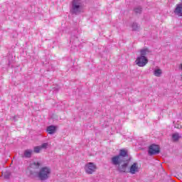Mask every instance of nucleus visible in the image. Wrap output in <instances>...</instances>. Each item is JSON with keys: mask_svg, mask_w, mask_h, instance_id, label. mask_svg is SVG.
<instances>
[{"mask_svg": "<svg viewBox=\"0 0 182 182\" xmlns=\"http://www.w3.org/2000/svg\"><path fill=\"white\" fill-rule=\"evenodd\" d=\"M111 163L113 166H117V171L118 173H126L128 171L127 166L130 163V158H129L127 151L120 149L119 154L111 159Z\"/></svg>", "mask_w": 182, "mask_h": 182, "instance_id": "f257e3e1", "label": "nucleus"}, {"mask_svg": "<svg viewBox=\"0 0 182 182\" xmlns=\"http://www.w3.org/2000/svg\"><path fill=\"white\" fill-rule=\"evenodd\" d=\"M70 12L72 15H79L83 12V1L82 0H72L70 6Z\"/></svg>", "mask_w": 182, "mask_h": 182, "instance_id": "f03ea898", "label": "nucleus"}, {"mask_svg": "<svg viewBox=\"0 0 182 182\" xmlns=\"http://www.w3.org/2000/svg\"><path fill=\"white\" fill-rule=\"evenodd\" d=\"M50 173H52L50 168L44 166L36 173L35 176L38 177L41 181H46V180L50 177Z\"/></svg>", "mask_w": 182, "mask_h": 182, "instance_id": "7ed1b4c3", "label": "nucleus"}, {"mask_svg": "<svg viewBox=\"0 0 182 182\" xmlns=\"http://www.w3.org/2000/svg\"><path fill=\"white\" fill-rule=\"evenodd\" d=\"M135 63L139 68H144L149 63V59L146 56L139 55L136 58Z\"/></svg>", "mask_w": 182, "mask_h": 182, "instance_id": "20e7f679", "label": "nucleus"}, {"mask_svg": "<svg viewBox=\"0 0 182 182\" xmlns=\"http://www.w3.org/2000/svg\"><path fill=\"white\" fill-rule=\"evenodd\" d=\"M97 166L93 162L87 163L85 166V173L87 174H93L96 171Z\"/></svg>", "mask_w": 182, "mask_h": 182, "instance_id": "39448f33", "label": "nucleus"}, {"mask_svg": "<svg viewBox=\"0 0 182 182\" xmlns=\"http://www.w3.org/2000/svg\"><path fill=\"white\" fill-rule=\"evenodd\" d=\"M160 153V146L156 144H151L149 147L148 154L149 156H154Z\"/></svg>", "mask_w": 182, "mask_h": 182, "instance_id": "423d86ee", "label": "nucleus"}, {"mask_svg": "<svg viewBox=\"0 0 182 182\" xmlns=\"http://www.w3.org/2000/svg\"><path fill=\"white\" fill-rule=\"evenodd\" d=\"M41 167V164L38 161H34L32 162L30 164V176H33V177H35V176L36 175V173L38 172H35L33 170H38V168H39Z\"/></svg>", "mask_w": 182, "mask_h": 182, "instance_id": "0eeeda50", "label": "nucleus"}, {"mask_svg": "<svg viewBox=\"0 0 182 182\" xmlns=\"http://www.w3.org/2000/svg\"><path fill=\"white\" fill-rule=\"evenodd\" d=\"M127 172H119V173H130V174H136V173H139V165L137 163H134L130 168H129V165L127 166Z\"/></svg>", "mask_w": 182, "mask_h": 182, "instance_id": "6e6552de", "label": "nucleus"}, {"mask_svg": "<svg viewBox=\"0 0 182 182\" xmlns=\"http://www.w3.org/2000/svg\"><path fill=\"white\" fill-rule=\"evenodd\" d=\"M33 154V150L32 149H26L23 152V154L21 155V157H25V159H31Z\"/></svg>", "mask_w": 182, "mask_h": 182, "instance_id": "1a4fd4ad", "label": "nucleus"}, {"mask_svg": "<svg viewBox=\"0 0 182 182\" xmlns=\"http://www.w3.org/2000/svg\"><path fill=\"white\" fill-rule=\"evenodd\" d=\"M55 132H56V127H55L53 125H50L47 127V133L48 134H54V133H55Z\"/></svg>", "mask_w": 182, "mask_h": 182, "instance_id": "9d476101", "label": "nucleus"}, {"mask_svg": "<svg viewBox=\"0 0 182 182\" xmlns=\"http://www.w3.org/2000/svg\"><path fill=\"white\" fill-rule=\"evenodd\" d=\"M171 139H172V141H174V142L178 141V140H180V139H181V135L176 132L172 134Z\"/></svg>", "mask_w": 182, "mask_h": 182, "instance_id": "9b49d317", "label": "nucleus"}, {"mask_svg": "<svg viewBox=\"0 0 182 182\" xmlns=\"http://www.w3.org/2000/svg\"><path fill=\"white\" fill-rule=\"evenodd\" d=\"M163 73V71L161 70V69L158 68L154 70V76H156V77H160V76H161V74Z\"/></svg>", "mask_w": 182, "mask_h": 182, "instance_id": "f8f14e48", "label": "nucleus"}, {"mask_svg": "<svg viewBox=\"0 0 182 182\" xmlns=\"http://www.w3.org/2000/svg\"><path fill=\"white\" fill-rule=\"evenodd\" d=\"M141 55L139 56H146L147 53H150V50L149 48H144L140 50Z\"/></svg>", "mask_w": 182, "mask_h": 182, "instance_id": "ddd939ff", "label": "nucleus"}, {"mask_svg": "<svg viewBox=\"0 0 182 182\" xmlns=\"http://www.w3.org/2000/svg\"><path fill=\"white\" fill-rule=\"evenodd\" d=\"M132 31H139L140 26L137 25V23H133L132 25Z\"/></svg>", "mask_w": 182, "mask_h": 182, "instance_id": "4468645a", "label": "nucleus"}, {"mask_svg": "<svg viewBox=\"0 0 182 182\" xmlns=\"http://www.w3.org/2000/svg\"><path fill=\"white\" fill-rule=\"evenodd\" d=\"M142 9L141 6L135 7L134 11L135 14H141Z\"/></svg>", "mask_w": 182, "mask_h": 182, "instance_id": "2eb2a0df", "label": "nucleus"}, {"mask_svg": "<svg viewBox=\"0 0 182 182\" xmlns=\"http://www.w3.org/2000/svg\"><path fill=\"white\" fill-rule=\"evenodd\" d=\"M41 150L42 148H41V146H37L34 147V150L33 151V152L34 151V153H40Z\"/></svg>", "mask_w": 182, "mask_h": 182, "instance_id": "dca6fc26", "label": "nucleus"}, {"mask_svg": "<svg viewBox=\"0 0 182 182\" xmlns=\"http://www.w3.org/2000/svg\"><path fill=\"white\" fill-rule=\"evenodd\" d=\"M4 178H6V180H8V178H9V177H11V173H9V171H6L4 172V174H3Z\"/></svg>", "mask_w": 182, "mask_h": 182, "instance_id": "f3484780", "label": "nucleus"}, {"mask_svg": "<svg viewBox=\"0 0 182 182\" xmlns=\"http://www.w3.org/2000/svg\"><path fill=\"white\" fill-rule=\"evenodd\" d=\"M48 146H49V144L48 143H43L42 145L40 146V147L42 149H48Z\"/></svg>", "mask_w": 182, "mask_h": 182, "instance_id": "a211bd4d", "label": "nucleus"}, {"mask_svg": "<svg viewBox=\"0 0 182 182\" xmlns=\"http://www.w3.org/2000/svg\"><path fill=\"white\" fill-rule=\"evenodd\" d=\"M178 69L182 71V63L179 65Z\"/></svg>", "mask_w": 182, "mask_h": 182, "instance_id": "6ab92c4d", "label": "nucleus"}]
</instances>
